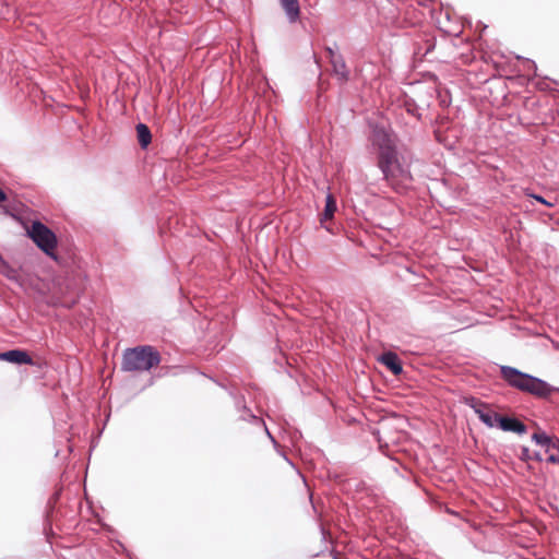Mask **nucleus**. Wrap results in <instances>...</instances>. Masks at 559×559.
<instances>
[{
  "label": "nucleus",
  "instance_id": "obj_1",
  "mask_svg": "<svg viewBox=\"0 0 559 559\" xmlns=\"http://www.w3.org/2000/svg\"><path fill=\"white\" fill-rule=\"evenodd\" d=\"M160 362L159 353L150 345L129 348L123 353L121 368L124 371H148Z\"/></svg>",
  "mask_w": 559,
  "mask_h": 559
},
{
  "label": "nucleus",
  "instance_id": "obj_2",
  "mask_svg": "<svg viewBox=\"0 0 559 559\" xmlns=\"http://www.w3.org/2000/svg\"><path fill=\"white\" fill-rule=\"evenodd\" d=\"M501 374L510 385L521 391L536 396H547L550 393V388L546 382L523 373L515 368L503 366L501 367Z\"/></svg>",
  "mask_w": 559,
  "mask_h": 559
},
{
  "label": "nucleus",
  "instance_id": "obj_3",
  "mask_svg": "<svg viewBox=\"0 0 559 559\" xmlns=\"http://www.w3.org/2000/svg\"><path fill=\"white\" fill-rule=\"evenodd\" d=\"M28 236L40 250L56 259L57 237L52 230L40 222H34L28 229Z\"/></svg>",
  "mask_w": 559,
  "mask_h": 559
},
{
  "label": "nucleus",
  "instance_id": "obj_4",
  "mask_svg": "<svg viewBox=\"0 0 559 559\" xmlns=\"http://www.w3.org/2000/svg\"><path fill=\"white\" fill-rule=\"evenodd\" d=\"M384 179L395 190L404 189L412 181V175L407 167L403 166L400 160L388 168L381 170Z\"/></svg>",
  "mask_w": 559,
  "mask_h": 559
},
{
  "label": "nucleus",
  "instance_id": "obj_5",
  "mask_svg": "<svg viewBox=\"0 0 559 559\" xmlns=\"http://www.w3.org/2000/svg\"><path fill=\"white\" fill-rule=\"evenodd\" d=\"M467 404L475 411L479 419L489 428L498 427L500 414L491 409L487 404L476 400L469 399Z\"/></svg>",
  "mask_w": 559,
  "mask_h": 559
},
{
  "label": "nucleus",
  "instance_id": "obj_6",
  "mask_svg": "<svg viewBox=\"0 0 559 559\" xmlns=\"http://www.w3.org/2000/svg\"><path fill=\"white\" fill-rule=\"evenodd\" d=\"M325 51L332 66L334 75H336L341 82H346L348 80L349 71L343 57L330 47H328Z\"/></svg>",
  "mask_w": 559,
  "mask_h": 559
},
{
  "label": "nucleus",
  "instance_id": "obj_7",
  "mask_svg": "<svg viewBox=\"0 0 559 559\" xmlns=\"http://www.w3.org/2000/svg\"><path fill=\"white\" fill-rule=\"evenodd\" d=\"M0 360L15 365H35L32 356L23 349H11L0 353Z\"/></svg>",
  "mask_w": 559,
  "mask_h": 559
},
{
  "label": "nucleus",
  "instance_id": "obj_8",
  "mask_svg": "<svg viewBox=\"0 0 559 559\" xmlns=\"http://www.w3.org/2000/svg\"><path fill=\"white\" fill-rule=\"evenodd\" d=\"M498 427L503 431H512L519 435L526 432V426L516 418L500 415Z\"/></svg>",
  "mask_w": 559,
  "mask_h": 559
},
{
  "label": "nucleus",
  "instance_id": "obj_9",
  "mask_svg": "<svg viewBox=\"0 0 559 559\" xmlns=\"http://www.w3.org/2000/svg\"><path fill=\"white\" fill-rule=\"evenodd\" d=\"M397 158V152L395 146H385L383 150L379 151L378 154V167L383 170L394 164Z\"/></svg>",
  "mask_w": 559,
  "mask_h": 559
},
{
  "label": "nucleus",
  "instance_id": "obj_10",
  "mask_svg": "<svg viewBox=\"0 0 559 559\" xmlns=\"http://www.w3.org/2000/svg\"><path fill=\"white\" fill-rule=\"evenodd\" d=\"M281 7L284 10L288 21L296 23L300 17V7L298 0H280Z\"/></svg>",
  "mask_w": 559,
  "mask_h": 559
},
{
  "label": "nucleus",
  "instance_id": "obj_11",
  "mask_svg": "<svg viewBox=\"0 0 559 559\" xmlns=\"http://www.w3.org/2000/svg\"><path fill=\"white\" fill-rule=\"evenodd\" d=\"M379 360L395 376L403 370L399 356L393 352L382 354Z\"/></svg>",
  "mask_w": 559,
  "mask_h": 559
},
{
  "label": "nucleus",
  "instance_id": "obj_12",
  "mask_svg": "<svg viewBox=\"0 0 559 559\" xmlns=\"http://www.w3.org/2000/svg\"><path fill=\"white\" fill-rule=\"evenodd\" d=\"M533 440L545 449V452H549L550 449H557L559 447V439L550 437L545 432H536L533 435Z\"/></svg>",
  "mask_w": 559,
  "mask_h": 559
},
{
  "label": "nucleus",
  "instance_id": "obj_13",
  "mask_svg": "<svg viewBox=\"0 0 559 559\" xmlns=\"http://www.w3.org/2000/svg\"><path fill=\"white\" fill-rule=\"evenodd\" d=\"M373 143L378 146L379 151L383 150L385 146H395L394 140L383 129H376L373 131Z\"/></svg>",
  "mask_w": 559,
  "mask_h": 559
},
{
  "label": "nucleus",
  "instance_id": "obj_14",
  "mask_svg": "<svg viewBox=\"0 0 559 559\" xmlns=\"http://www.w3.org/2000/svg\"><path fill=\"white\" fill-rule=\"evenodd\" d=\"M336 211V200L332 194H328L325 199L324 211L321 215V224H324L326 221L332 219L334 213Z\"/></svg>",
  "mask_w": 559,
  "mask_h": 559
},
{
  "label": "nucleus",
  "instance_id": "obj_15",
  "mask_svg": "<svg viewBox=\"0 0 559 559\" xmlns=\"http://www.w3.org/2000/svg\"><path fill=\"white\" fill-rule=\"evenodd\" d=\"M136 135L140 145L145 148L152 141V134L148 127L144 123L136 126Z\"/></svg>",
  "mask_w": 559,
  "mask_h": 559
},
{
  "label": "nucleus",
  "instance_id": "obj_16",
  "mask_svg": "<svg viewBox=\"0 0 559 559\" xmlns=\"http://www.w3.org/2000/svg\"><path fill=\"white\" fill-rule=\"evenodd\" d=\"M547 456V462L552 464H559V447L557 449H550Z\"/></svg>",
  "mask_w": 559,
  "mask_h": 559
},
{
  "label": "nucleus",
  "instance_id": "obj_17",
  "mask_svg": "<svg viewBox=\"0 0 559 559\" xmlns=\"http://www.w3.org/2000/svg\"><path fill=\"white\" fill-rule=\"evenodd\" d=\"M520 459L523 461H530L533 460V455L531 454L530 450L527 448H522Z\"/></svg>",
  "mask_w": 559,
  "mask_h": 559
},
{
  "label": "nucleus",
  "instance_id": "obj_18",
  "mask_svg": "<svg viewBox=\"0 0 559 559\" xmlns=\"http://www.w3.org/2000/svg\"><path fill=\"white\" fill-rule=\"evenodd\" d=\"M535 200H537L538 202L543 203V204H546L547 206H552L551 203L547 202L543 197H539V195H532Z\"/></svg>",
  "mask_w": 559,
  "mask_h": 559
},
{
  "label": "nucleus",
  "instance_id": "obj_19",
  "mask_svg": "<svg viewBox=\"0 0 559 559\" xmlns=\"http://www.w3.org/2000/svg\"><path fill=\"white\" fill-rule=\"evenodd\" d=\"M7 200V194L0 189V202H4Z\"/></svg>",
  "mask_w": 559,
  "mask_h": 559
},
{
  "label": "nucleus",
  "instance_id": "obj_20",
  "mask_svg": "<svg viewBox=\"0 0 559 559\" xmlns=\"http://www.w3.org/2000/svg\"><path fill=\"white\" fill-rule=\"evenodd\" d=\"M533 459H535V460H537V461H542V460H543V456H542V454H540V453H535V454L533 455Z\"/></svg>",
  "mask_w": 559,
  "mask_h": 559
}]
</instances>
